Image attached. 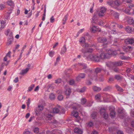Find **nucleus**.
<instances>
[{
    "mask_svg": "<svg viewBox=\"0 0 134 134\" xmlns=\"http://www.w3.org/2000/svg\"><path fill=\"white\" fill-rule=\"evenodd\" d=\"M107 10V9L105 7H103L101 8L100 11L103 12L104 14Z\"/></svg>",
    "mask_w": 134,
    "mask_h": 134,
    "instance_id": "41",
    "label": "nucleus"
},
{
    "mask_svg": "<svg viewBox=\"0 0 134 134\" xmlns=\"http://www.w3.org/2000/svg\"><path fill=\"white\" fill-rule=\"evenodd\" d=\"M125 30L128 33H131L132 31L131 28L129 26L125 28Z\"/></svg>",
    "mask_w": 134,
    "mask_h": 134,
    "instance_id": "27",
    "label": "nucleus"
},
{
    "mask_svg": "<svg viewBox=\"0 0 134 134\" xmlns=\"http://www.w3.org/2000/svg\"><path fill=\"white\" fill-rule=\"evenodd\" d=\"M78 76L81 79H83L85 77L86 74L83 73H81L79 74Z\"/></svg>",
    "mask_w": 134,
    "mask_h": 134,
    "instance_id": "36",
    "label": "nucleus"
},
{
    "mask_svg": "<svg viewBox=\"0 0 134 134\" xmlns=\"http://www.w3.org/2000/svg\"><path fill=\"white\" fill-rule=\"evenodd\" d=\"M130 9L129 7H127L125 9V12L127 14H129Z\"/></svg>",
    "mask_w": 134,
    "mask_h": 134,
    "instance_id": "52",
    "label": "nucleus"
},
{
    "mask_svg": "<svg viewBox=\"0 0 134 134\" xmlns=\"http://www.w3.org/2000/svg\"><path fill=\"white\" fill-rule=\"evenodd\" d=\"M74 132L77 134H82L83 131L81 129L76 128L74 129Z\"/></svg>",
    "mask_w": 134,
    "mask_h": 134,
    "instance_id": "14",
    "label": "nucleus"
},
{
    "mask_svg": "<svg viewBox=\"0 0 134 134\" xmlns=\"http://www.w3.org/2000/svg\"><path fill=\"white\" fill-rule=\"evenodd\" d=\"M68 14H67L63 18V25L65 24L66 21L67 20V19L68 18Z\"/></svg>",
    "mask_w": 134,
    "mask_h": 134,
    "instance_id": "28",
    "label": "nucleus"
},
{
    "mask_svg": "<svg viewBox=\"0 0 134 134\" xmlns=\"http://www.w3.org/2000/svg\"><path fill=\"white\" fill-rule=\"evenodd\" d=\"M93 50L92 48H88L87 50H85V48H83L81 50V52L83 54L84 56L86 57L87 58H88V57L90 54H89V53H92Z\"/></svg>",
    "mask_w": 134,
    "mask_h": 134,
    "instance_id": "2",
    "label": "nucleus"
},
{
    "mask_svg": "<svg viewBox=\"0 0 134 134\" xmlns=\"http://www.w3.org/2000/svg\"><path fill=\"white\" fill-rule=\"evenodd\" d=\"M35 113H36V115H39L40 114V112L41 111L37 107L36 108L35 110Z\"/></svg>",
    "mask_w": 134,
    "mask_h": 134,
    "instance_id": "33",
    "label": "nucleus"
},
{
    "mask_svg": "<svg viewBox=\"0 0 134 134\" xmlns=\"http://www.w3.org/2000/svg\"><path fill=\"white\" fill-rule=\"evenodd\" d=\"M60 108H61V107L59 105L55 107L53 110V113L56 114L58 113L60 111Z\"/></svg>",
    "mask_w": 134,
    "mask_h": 134,
    "instance_id": "11",
    "label": "nucleus"
},
{
    "mask_svg": "<svg viewBox=\"0 0 134 134\" xmlns=\"http://www.w3.org/2000/svg\"><path fill=\"white\" fill-rule=\"evenodd\" d=\"M63 95L61 94H59L58 96L57 97V99L58 100L61 101L63 100Z\"/></svg>",
    "mask_w": 134,
    "mask_h": 134,
    "instance_id": "40",
    "label": "nucleus"
},
{
    "mask_svg": "<svg viewBox=\"0 0 134 134\" xmlns=\"http://www.w3.org/2000/svg\"><path fill=\"white\" fill-rule=\"evenodd\" d=\"M6 20H0V32L3 29L6 25Z\"/></svg>",
    "mask_w": 134,
    "mask_h": 134,
    "instance_id": "9",
    "label": "nucleus"
},
{
    "mask_svg": "<svg viewBox=\"0 0 134 134\" xmlns=\"http://www.w3.org/2000/svg\"><path fill=\"white\" fill-rule=\"evenodd\" d=\"M34 132L35 133H38L39 132V129L37 127L35 128L34 130Z\"/></svg>",
    "mask_w": 134,
    "mask_h": 134,
    "instance_id": "60",
    "label": "nucleus"
},
{
    "mask_svg": "<svg viewBox=\"0 0 134 134\" xmlns=\"http://www.w3.org/2000/svg\"><path fill=\"white\" fill-rule=\"evenodd\" d=\"M125 43L127 44H132L134 43V39L132 38H128L125 40Z\"/></svg>",
    "mask_w": 134,
    "mask_h": 134,
    "instance_id": "10",
    "label": "nucleus"
},
{
    "mask_svg": "<svg viewBox=\"0 0 134 134\" xmlns=\"http://www.w3.org/2000/svg\"><path fill=\"white\" fill-rule=\"evenodd\" d=\"M97 113L95 112H93L91 114V117L93 119H95L96 117Z\"/></svg>",
    "mask_w": 134,
    "mask_h": 134,
    "instance_id": "43",
    "label": "nucleus"
},
{
    "mask_svg": "<svg viewBox=\"0 0 134 134\" xmlns=\"http://www.w3.org/2000/svg\"><path fill=\"white\" fill-rule=\"evenodd\" d=\"M10 36V38H9L8 41V42L7 43V46H9L12 43V42L13 41V38L12 36Z\"/></svg>",
    "mask_w": 134,
    "mask_h": 134,
    "instance_id": "17",
    "label": "nucleus"
},
{
    "mask_svg": "<svg viewBox=\"0 0 134 134\" xmlns=\"http://www.w3.org/2000/svg\"><path fill=\"white\" fill-rule=\"evenodd\" d=\"M111 87L110 86H108L105 87L103 89V91H107L111 89Z\"/></svg>",
    "mask_w": 134,
    "mask_h": 134,
    "instance_id": "25",
    "label": "nucleus"
},
{
    "mask_svg": "<svg viewBox=\"0 0 134 134\" xmlns=\"http://www.w3.org/2000/svg\"><path fill=\"white\" fill-rule=\"evenodd\" d=\"M123 112L124 111L123 109H119L118 110V112L120 114H121L123 113Z\"/></svg>",
    "mask_w": 134,
    "mask_h": 134,
    "instance_id": "63",
    "label": "nucleus"
},
{
    "mask_svg": "<svg viewBox=\"0 0 134 134\" xmlns=\"http://www.w3.org/2000/svg\"><path fill=\"white\" fill-rule=\"evenodd\" d=\"M92 23L93 25V23L96 24L97 23V16L94 15L93 16L92 18Z\"/></svg>",
    "mask_w": 134,
    "mask_h": 134,
    "instance_id": "19",
    "label": "nucleus"
},
{
    "mask_svg": "<svg viewBox=\"0 0 134 134\" xmlns=\"http://www.w3.org/2000/svg\"><path fill=\"white\" fill-rule=\"evenodd\" d=\"M61 80L60 79H58L55 80V83L58 84L61 82Z\"/></svg>",
    "mask_w": 134,
    "mask_h": 134,
    "instance_id": "48",
    "label": "nucleus"
},
{
    "mask_svg": "<svg viewBox=\"0 0 134 134\" xmlns=\"http://www.w3.org/2000/svg\"><path fill=\"white\" fill-rule=\"evenodd\" d=\"M123 48L125 49V51L126 52H127L128 51L132 50V47L131 46H128L124 47Z\"/></svg>",
    "mask_w": 134,
    "mask_h": 134,
    "instance_id": "22",
    "label": "nucleus"
},
{
    "mask_svg": "<svg viewBox=\"0 0 134 134\" xmlns=\"http://www.w3.org/2000/svg\"><path fill=\"white\" fill-rule=\"evenodd\" d=\"M132 0H123V2L124 3H131L132 2Z\"/></svg>",
    "mask_w": 134,
    "mask_h": 134,
    "instance_id": "50",
    "label": "nucleus"
},
{
    "mask_svg": "<svg viewBox=\"0 0 134 134\" xmlns=\"http://www.w3.org/2000/svg\"><path fill=\"white\" fill-rule=\"evenodd\" d=\"M73 115L75 118V121L78 122H80L81 120L80 117L78 115V113L77 111H73Z\"/></svg>",
    "mask_w": 134,
    "mask_h": 134,
    "instance_id": "7",
    "label": "nucleus"
},
{
    "mask_svg": "<svg viewBox=\"0 0 134 134\" xmlns=\"http://www.w3.org/2000/svg\"><path fill=\"white\" fill-rule=\"evenodd\" d=\"M129 14L131 15L134 14V9H130Z\"/></svg>",
    "mask_w": 134,
    "mask_h": 134,
    "instance_id": "49",
    "label": "nucleus"
},
{
    "mask_svg": "<svg viewBox=\"0 0 134 134\" xmlns=\"http://www.w3.org/2000/svg\"><path fill=\"white\" fill-rule=\"evenodd\" d=\"M86 90V88L85 87H83L82 88H81L79 90V92L81 93L84 92Z\"/></svg>",
    "mask_w": 134,
    "mask_h": 134,
    "instance_id": "55",
    "label": "nucleus"
},
{
    "mask_svg": "<svg viewBox=\"0 0 134 134\" xmlns=\"http://www.w3.org/2000/svg\"><path fill=\"white\" fill-rule=\"evenodd\" d=\"M81 45L84 48H87L89 47V45L88 44L85 42L82 43V44H81Z\"/></svg>",
    "mask_w": 134,
    "mask_h": 134,
    "instance_id": "31",
    "label": "nucleus"
},
{
    "mask_svg": "<svg viewBox=\"0 0 134 134\" xmlns=\"http://www.w3.org/2000/svg\"><path fill=\"white\" fill-rule=\"evenodd\" d=\"M54 20V18L53 16H52V17L50 18V22L51 23H53Z\"/></svg>",
    "mask_w": 134,
    "mask_h": 134,
    "instance_id": "64",
    "label": "nucleus"
},
{
    "mask_svg": "<svg viewBox=\"0 0 134 134\" xmlns=\"http://www.w3.org/2000/svg\"><path fill=\"white\" fill-rule=\"evenodd\" d=\"M88 57V59H90L91 60L96 62H99L100 60L98 54H90Z\"/></svg>",
    "mask_w": 134,
    "mask_h": 134,
    "instance_id": "3",
    "label": "nucleus"
},
{
    "mask_svg": "<svg viewBox=\"0 0 134 134\" xmlns=\"http://www.w3.org/2000/svg\"><path fill=\"white\" fill-rule=\"evenodd\" d=\"M124 53H120L119 55H120V58L122 59H126V58L123 55H121L122 54H124Z\"/></svg>",
    "mask_w": 134,
    "mask_h": 134,
    "instance_id": "47",
    "label": "nucleus"
},
{
    "mask_svg": "<svg viewBox=\"0 0 134 134\" xmlns=\"http://www.w3.org/2000/svg\"><path fill=\"white\" fill-rule=\"evenodd\" d=\"M106 110L104 108H102L100 110L101 115L103 118L106 119L108 118V113L106 112Z\"/></svg>",
    "mask_w": 134,
    "mask_h": 134,
    "instance_id": "5",
    "label": "nucleus"
},
{
    "mask_svg": "<svg viewBox=\"0 0 134 134\" xmlns=\"http://www.w3.org/2000/svg\"><path fill=\"white\" fill-rule=\"evenodd\" d=\"M78 65L79 68L81 69H85L87 68V65L84 63H79Z\"/></svg>",
    "mask_w": 134,
    "mask_h": 134,
    "instance_id": "12",
    "label": "nucleus"
},
{
    "mask_svg": "<svg viewBox=\"0 0 134 134\" xmlns=\"http://www.w3.org/2000/svg\"><path fill=\"white\" fill-rule=\"evenodd\" d=\"M53 115L51 114H48L46 115V119L47 120H51Z\"/></svg>",
    "mask_w": 134,
    "mask_h": 134,
    "instance_id": "26",
    "label": "nucleus"
},
{
    "mask_svg": "<svg viewBox=\"0 0 134 134\" xmlns=\"http://www.w3.org/2000/svg\"><path fill=\"white\" fill-rule=\"evenodd\" d=\"M115 67L113 69V70L114 71L117 73H119L120 70L116 66H114Z\"/></svg>",
    "mask_w": 134,
    "mask_h": 134,
    "instance_id": "32",
    "label": "nucleus"
},
{
    "mask_svg": "<svg viewBox=\"0 0 134 134\" xmlns=\"http://www.w3.org/2000/svg\"><path fill=\"white\" fill-rule=\"evenodd\" d=\"M115 109L114 108L112 107H110L109 110L110 112V116L111 118L115 117Z\"/></svg>",
    "mask_w": 134,
    "mask_h": 134,
    "instance_id": "6",
    "label": "nucleus"
},
{
    "mask_svg": "<svg viewBox=\"0 0 134 134\" xmlns=\"http://www.w3.org/2000/svg\"><path fill=\"white\" fill-rule=\"evenodd\" d=\"M7 3L8 5L10 6H13L14 5L13 2L11 0H9L7 2Z\"/></svg>",
    "mask_w": 134,
    "mask_h": 134,
    "instance_id": "30",
    "label": "nucleus"
},
{
    "mask_svg": "<svg viewBox=\"0 0 134 134\" xmlns=\"http://www.w3.org/2000/svg\"><path fill=\"white\" fill-rule=\"evenodd\" d=\"M93 89L94 91L98 92L101 90V88L100 87H98L97 86H95L93 87Z\"/></svg>",
    "mask_w": 134,
    "mask_h": 134,
    "instance_id": "24",
    "label": "nucleus"
},
{
    "mask_svg": "<svg viewBox=\"0 0 134 134\" xmlns=\"http://www.w3.org/2000/svg\"><path fill=\"white\" fill-rule=\"evenodd\" d=\"M112 51L111 50H104L100 54V59H104L109 58L110 55H113Z\"/></svg>",
    "mask_w": 134,
    "mask_h": 134,
    "instance_id": "1",
    "label": "nucleus"
},
{
    "mask_svg": "<svg viewBox=\"0 0 134 134\" xmlns=\"http://www.w3.org/2000/svg\"><path fill=\"white\" fill-rule=\"evenodd\" d=\"M110 12L111 14L113 15L115 18H119V14L118 13L115 12L112 10H110Z\"/></svg>",
    "mask_w": 134,
    "mask_h": 134,
    "instance_id": "13",
    "label": "nucleus"
},
{
    "mask_svg": "<svg viewBox=\"0 0 134 134\" xmlns=\"http://www.w3.org/2000/svg\"><path fill=\"white\" fill-rule=\"evenodd\" d=\"M98 29L97 27L96 26L93 25L92 27L91 28V29L92 31L93 32H94L96 31V30Z\"/></svg>",
    "mask_w": 134,
    "mask_h": 134,
    "instance_id": "42",
    "label": "nucleus"
},
{
    "mask_svg": "<svg viewBox=\"0 0 134 134\" xmlns=\"http://www.w3.org/2000/svg\"><path fill=\"white\" fill-rule=\"evenodd\" d=\"M115 78L117 80H121L122 79V77L118 75H115Z\"/></svg>",
    "mask_w": 134,
    "mask_h": 134,
    "instance_id": "37",
    "label": "nucleus"
},
{
    "mask_svg": "<svg viewBox=\"0 0 134 134\" xmlns=\"http://www.w3.org/2000/svg\"><path fill=\"white\" fill-rule=\"evenodd\" d=\"M107 40V38L104 37H100L97 39L98 42L102 43L103 45H107L108 44V42Z\"/></svg>",
    "mask_w": 134,
    "mask_h": 134,
    "instance_id": "4",
    "label": "nucleus"
},
{
    "mask_svg": "<svg viewBox=\"0 0 134 134\" xmlns=\"http://www.w3.org/2000/svg\"><path fill=\"white\" fill-rule=\"evenodd\" d=\"M104 15L105 14L100 11L98 13V15L100 17L103 16H104Z\"/></svg>",
    "mask_w": 134,
    "mask_h": 134,
    "instance_id": "57",
    "label": "nucleus"
},
{
    "mask_svg": "<svg viewBox=\"0 0 134 134\" xmlns=\"http://www.w3.org/2000/svg\"><path fill=\"white\" fill-rule=\"evenodd\" d=\"M30 99L29 98L27 100V102L26 103L28 108L29 107V105L30 104Z\"/></svg>",
    "mask_w": 134,
    "mask_h": 134,
    "instance_id": "62",
    "label": "nucleus"
},
{
    "mask_svg": "<svg viewBox=\"0 0 134 134\" xmlns=\"http://www.w3.org/2000/svg\"><path fill=\"white\" fill-rule=\"evenodd\" d=\"M66 50L67 48L66 47V45L64 44L63 47L62 48L60 52V54H64L66 52Z\"/></svg>",
    "mask_w": 134,
    "mask_h": 134,
    "instance_id": "20",
    "label": "nucleus"
},
{
    "mask_svg": "<svg viewBox=\"0 0 134 134\" xmlns=\"http://www.w3.org/2000/svg\"><path fill=\"white\" fill-rule=\"evenodd\" d=\"M128 23L130 25L133 24L134 25V21L133 18H129L127 20Z\"/></svg>",
    "mask_w": 134,
    "mask_h": 134,
    "instance_id": "21",
    "label": "nucleus"
},
{
    "mask_svg": "<svg viewBox=\"0 0 134 134\" xmlns=\"http://www.w3.org/2000/svg\"><path fill=\"white\" fill-rule=\"evenodd\" d=\"M101 97V96L100 94H98L95 96V98L96 99H99Z\"/></svg>",
    "mask_w": 134,
    "mask_h": 134,
    "instance_id": "45",
    "label": "nucleus"
},
{
    "mask_svg": "<svg viewBox=\"0 0 134 134\" xmlns=\"http://www.w3.org/2000/svg\"><path fill=\"white\" fill-rule=\"evenodd\" d=\"M54 51H51L49 53V55L51 57H53L54 54Z\"/></svg>",
    "mask_w": 134,
    "mask_h": 134,
    "instance_id": "58",
    "label": "nucleus"
},
{
    "mask_svg": "<svg viewBox=\"0 0 134 134\" xmlns=\"http://www.w3.org/2000/svg\"><path fill=\"white\" fill-rule=\"evenodd\" d=\"M86 102V100L85 98H82L81 99V103L82 104H85Z\"/></svg>",
    "mask_w": 134,
    "mask_h": 134,
    "instance_id": "46",
    "label": "nucleus"
},
{
    "mask_svg": "<svg viewBox=\"0 0 134 134\" xmlns=\"http://www.w3.org/2000/svg\"><path fill=\"white\" fill-rule=\"evenodd\" d=\"M84 72L86 73H88V77L90 78H93V76H91V74L93 75L94 74V72L92 71V69H87L85 70Z\"/></svg>",
    "mask_w": 134,
    "mask_h": 134,
    "instance_id": "8",
    "label": "nucleus"
},
{
    "mask_svg": "<svg viewBox=\"0 0 134 134\" xmlns=\"http://www.w3.org/2000/svg\"><path fill=\"white\" fill-rule=\"evenodd\" d=\"M114 3V2L113 0H109L107 2V4L109 5L112 6Z\"/></svg>",
    "mask_w": 134,
    "mask_h": 134,
    "instance_id": "35",
    "label": "nucleus"
},
{
    "mask_svg": "<svg viewBox=\"0 0 134 134\" xmlns=\"http://www.w3.org/2000/svg\"><path fill=\"white\" fill-rule=\"evenodd\" d=\"M93 124L92 122H89L87 124V126L89 127H92L93 126Z\"/></svg>",
    "mask_w": 134,
    "mask_h": 134,
    "instance_id": "59",
    "label": "nucleus"
},
{
    "mask_svg": "<svg viewBox=\"0 0 134 134\" xmlns=\"http://www.w3.org/2000/svg\"><path fill=\"white\" fill-rule=\"evenodd\" d=\"M71 92V89L69 88L67 89L65 92V94L67 96H70Z\"/></svg>",
    "mask_w": 134,
    "mask_h": 134,
    "instance_id": "23",
    "label": "nucleus"
},
{
    "mask_svg": "<svg viewBox=\"0 0 134 134\" xmlns=\"http://www.w3.org/2000/svg\"><path fill=\"white\" fill-rule=\"evenodd\" d=\"M114 3L115 5L117 6H119L121 4V2L120 1L118 0H116L115 1Z\"/></svg>",
    "mask_w": 134,
    "mask_h": 134,
    "instance_id": "34",
    "label": "nucleus"
},
{
    "mask_svg": "<svg viewBox=\"0 0 134 134\" xmlns=\"http://www.w3.org/2000/svg\"><path fill=\"white\" fill-rule=\"evenodd\" d=\"M92 103L91 102L88 101L86 103V106L88 107H90L92 105Z\"/></svg>",
    "mask_w": 134,
    "mask_h": 134,
    "instance_id": "53",
    "label": "nucleus"
},
{
    "mask_svg": "<svg viewBox=\"0 0 134 134\" xmlns=\"http://www.w3.org/2000/svg\"><path fill=\"white\" fill-rule=\"evenodd\" d=\"M29 69L30 68H27L25 69L22 70L21 72L20 73V74L23 75L29 71Z\"/></svg>",
    "mask_w": 134,
    "mask_h": 134,
    "instance_id": "18",
    "label": "nucleus"
},
{
    "mask_svg": "<svg viewBox=\"0 0 134 134\" xmlns=\"http://www.w3.org/2000/svg\"><path fill=\"white\" fill-rule=\"evenodd\" d=\"M102 71V69L99 68H97L95 69V72L96 74H97L100 72Z\"/></svg>",
    "mask_w": 134,
    "mask_h": 134,
    "instance_id": "39",
    "label": "nucleus"
},
{
    "mask_svg": "<svg viewBox=\"0 0 134 134\" xmlns=\"http://www.w3.org/2000/svg\"><path fill=\"white\" fill-rule=\"evenodd\" d=\"M75 81L74 80H71L69 82V84L70 85H73L74 84Z\"/></svg>",
    "mask_w": 134,
    "mask_h": 134,
    "instance_id": "56",
    "label": "nucleus"
},
{
    "mask_svg": "<svg viewBox=\"0 0 134 134\" xmlns=\"http://www.w3.org/2000/svg\"><path fill=\"white\" fill-rule=\"evenodd\" d=\"M35 86L34 85H32L30 86L28 88V91H31L33 88Z\"/></svg>",
    "mask_w": 134,
    "mask_h": 134,
    "instance_id": "51",
    "label": "nucleus"
},
{
    "mask_svg": "<svg viewBox=\"0 0 134 134\" xmlns=\"http://www.w3.org/2000/svg\"><path fill=\"white\" fill-rule=\"evenodd\" d=\"M114 66H120L123 64V62L121 61L114 62Z\"/></svg>",
    "mask_w": 134,
    "mask_h": 134,
    "instance_id": "16",
    "label": "nucleus"
},
{
    "mask_svg": "<svg viewBox=\"0 0 134 134\" xmlns=\"http://www.w3.org/2000/svg\"><path fill=\"white\" fill-rule=\"evenodd\" d=\"M37 108L40 110L41 111H42L43 109V107L42 105H39L37 107Z\"/></svg>",
    "mask_w": 134,
    "mask_h": 134,
    "instance_id": "54",
    "label": "nucleus"
},
{
    "mask_svg": "<svg viewBox=\"0 0 134 134\" xmlns=\"http://www.w3.org/2000/svg\"><path fill=\"white\" fill-rule=\"evenodd\" d=\"M114 62H109L106 63V66L109 68L110 69L113 68L114 66Z\"/></svg>",
    "mask_w": 134,
    "mask_h": 134,
    "instance_id": "15",
    "label": "nucleus"
},
{
    "mask_svg": "<svg viewBox=\"0 0 134 134\" xmlns=\"http://www.w3.org/2000/svg\"><path fill=\"white\" fill-rule=\"evenodd\" d=\"M61 110L62 111H60V113L62 114H64L65 113V110L64 108L61 107V108H60V110Z\"/></svg>",
    "mask_w": 134,
    "mask_h": 134,
    "instance_id": "61",
    "label": "nucleus"
},
{
    "mask_svg": "<svg viewBox=\"0 0 134 134\" xmlns=\"http://www.w3.org/2000/svg\"><path fill=\"white\" fill-rule=\"evenodd\" d=\"M115 87L118 91L120 92H123V89L119 86L118 85H115Z\"/></svg>",
    "mask_w": 134,
    "mask_h": 134,
    "instance_id": "29",
    "label": "nucleus"
},
{
    "mask_svg": "<svg viewBox=\"0 0 134 134\" xmlns=\"http://www.w3.org/2000/svg\"><path fill=\"white\" fill-rule=\"evenodd\" d=\"M85 38L83 37H82L80 40V42L81 43V44H82L84 43L85 42Z\"/></svg>",
    "mask_w": 134,
    "mask_h": 134,
    "instance_id": "44",
    "label": "nucleus"
},
{
    "mask_svg": "<svg viewBox=\"0 0 134 134\" xmlns=\"http://www.w3.org/2000/svg\"><path fill=\"white\" fill-rule=\"evenodd\" d=\"M55 95L53 93H51L49 96V98L51 100H53L55 99Z\"/></svg>",
    "mask_w": 134,
    "mask_h": 134,
    "instance_id": "38",
    "label": "nucleus"
}]
</instances>
